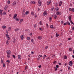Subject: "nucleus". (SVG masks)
Listing matches in <instances>:
<instances>
[{
    "instance_id": "20",
    "label": "nucleus",
    "mask_w": 74,
    "mask_h": 74,
    "mask_svg": "<svg viewBox=\"0 0 74 74\" xmlns=\"http://www.w3.org/2000/svg\"><path fill=\"white\" fill-rule=\"evenodd\" d=\"M8 42H9L8 40H7V41H6V44L7 45H8V44H9V43Z\"/></svg>"
},
{
    "instance_id": "53",
    "label": "nucleus",
    "mask_w": 74,
    "mask_h": 74,
    "mask_svg": "<svg viewBox=\"0 0 74 74\" xmlns=\"http://www.w3.org/2000/svg\"><path fill=\"white\" fill-rule=\"evenodd\" d=\"M39 29L40 30H41V31H42V28H39Z\"/></svg>"
},
{
    "instance_id": "10",
    "label": "nucleus",
    "mask_w": 74,
    "mask_h": 74,
    "mask_svg": "<svg viewBox=\"0 0 74 74\" xmlns=\"http://www.w3.org/2000/svg\"><path fill=\"white\" fill-rule=\"evenodd\" d=\"M38 39L41 40L42 39V37L41 36H39L38 38Z\"/></svg>"
},
{
    "instance_id": "41",
    "label": "nucleus",
    "mask_w": 74,
    "mask_h": 74,
    "mask_svg": "<svg viewBox=\"0 0 74 74\" xmlns=\"http://www.w3.org/2000/svg\"><path fill=\"white\" fill-rule=\"evenodd\" d=\"M31 41L32 42H33V41H34L33 40V39H31Z\"/></svg>"
},
{
    "instance_id": "2",
    "label": "nucleus",
    "mask_w": 74,
    "mask_h": 74,
    "mask_svg": "<svg viewBox=\"0 0 74 74\" xmlns=\"http://www.w3.org/2000/svg\"><path fill=\"white\" fill-rule=\"evenodd\" d=\"M6 52L7 54H10L11 53V51L8 50L6 51Z\"/></svg>"
},
{
    "instance_id": "36",
    "label": "nucleus",
    "mask_w": 74,
    "mask_h": 74,
    "mask_svg": "<svg viewBox=\"0 0 74 74\" xmlns=\"http://www.w3.org/2000/svg\"><path fill=\"white\" fill-rule=\"evenodd\" d=\"M6 62H8L9 63H10V60H7Z\"/></svg>"
},
{
    "instance_id": "23",
    "label": "nucleus",
    "mask_w": 74,
    "mask_h": 74,
    "mask_svg": "<svg viewBox=\"0 0 74 74\" xmlns=\"http://www.w3.org/2000/svg\"><path fill=\"white\" fill-rule=\"evenodd\" d=\"M31 4H35V2L34 1H31Z\"/></svg>"
},
{
    "instance_id": "54",
    "label": "nucleus",
    "mask_w": 74,
    "mask_h": 74,
    "mask_svg": "<svg viewBox=\"0 0 74 74\" xmlns=\"http://www.w3.org/2000/svg\"><path fill=\"white\" fill-rule=\"evenodd\" d=\"M54 69H55V71H56L58 70V69L56 67H54Z\"/></svg>"
},
{
    "instance_id": "59",
    "label": "nucleus",
    "mask_w": 74,
    "mask_h": 74,
    "mask_svg": "<svg viewBox=\"0 0 74 74\" xmlns=\"http://www.w3.org/2000/svg\"><path fill=\"white\" fill-rule=\"evenodd\" d=\"M23 12H25V9H24L23 10Z\"/></svg>"
},
{
    "instance_id": "22",
    "label": "nucleus",
    "mask_w": 74,
    "mask_h": 74,
    "mask_svg": "<svg viewBox=\"0 0 74 74\" xmlns=\"http://www.w3.org/2000/svg\"><path fill=\"white\" fill-rule=\"evenodd\" d=\"M18 58L19 59H21V55H18Z\"/></svg>"
},
{
    "instance_id": "8",
    "label": "nucleus",
    "mask_w": 74,
    "mask_h": 74,
    "mask_svg": "<svg viewBox=\"0 0 74 74\" xmlns=\"http://www.w3.org/2000/svg\"><path fill=\"white\" fill-rule=\"evenodd\" d=\"M53 16L54 19H56L57 18V15L56 14H55L54 15H53L52 16Z\"/></svg>"
},
{
    "instance_id": "63",
    "label": "nucleus",
    "mask_w": 74,
    "mask_h": 74,
    "mask_svg": "<svg viewBox=\"0 0 74 74\" xmlns=\"http://www.w3.org/2000/svg\"><path fill=\"white\" fill-rule=\"evenodd\" d=\"M72 30H74V27H72Z\"/></svg>"
},
{
    "instance_id": "1",
    "label": "nucleus",
    "mask_w": 74,
    "mask_h": 74,
    "mask_svg": "<svg viewBox=\"0 0 74 74\" xmlns=\"http://www.w3.org/2000/svg\"><path fill=\"white\" fill-rule=\"evenodd\" d=\"M46 15H47V12L46 11H44L43 14V16H46Z\"/></svg>"
},
{
    "instance_id": "31",
    "label": "nucleus",
    "mask_w": 74,
    "mask_h": 74,
    "mask_svg": "<svg viewBox=\"0 0 74 74\" xmlns=\"http://www.w3.org/2000/svg\"><path fill=\"white\" fill-rule=\"evenodd\" d=\"M5 35L6 37H7V38L9 37V35H8V34H6Z\"/></svg>"
},
{
    "instance_id": "6",
    "label": "nucleus",
    "mask_w": 74,
    "mask_h": 74,
    "mask_svg": "<svg viewBox=\"0 0 74 74\" xmlns=\"http://www.w3.org/2000/svg\"><path fill=\"white\" fill-rule=\"evenodd\" d=\"M17 16V14H15L14 16V17H13V19H15V18Z\"/></svg>"
},
{
    "instance_id": "14",
    "label": "nucleus",
    "mask_w": 74,
    "mask_h": 74,
    "mask_svg": "<svg viewBox=\"0 0 74 74\" xmlns=\"http://www.w3.org/2000/svg\"><path fill=\"white\" fill-rule=\"evenodd\" d=\"M50 3H51V1H48L47 2V5H49V4H50Z\"/></svg>"
},
{
    "instance_id": "27",
    "label": "nucleus",
    "mask_w": 74,
    "mask_h": 74,
    "mask_svg": "<svg viewBox=\"0 0 74 74\" xmlns=\"http://www.w3.org/2000/svg\"><path fill=\"white\" fill-rule=\"evenodd\" d=\"M27 40H30V37H27Z\"/></svg>"
},
{
    "instance_id": "15",
    "label": "nucleus",
    "mask_w": 74,
    "mask_h": 74,
    "mask_svg": "<svg viewBox=\"0 0 74 74\" xmlns=\"http://www.w3.org/2000/svg\"><path fill=\"white\" fill-rule=\"evenodd\" d=\"M15 32H18L19 30V28L15 29Z\"/></svg>"
},
{
    "instance_id": "21",
    "label": "nucleus",
    "mask_w": 74,
    "mask_h": 74,
    "mask_svg": "<svg viewBox=\"0 0 74 74\" xmlns=\"http://www.w3.org/2000/svg\"><path fill=\"white\" fill-rule=\"evenodd\" d=\"M56 11H58L59 10V8L58 7H57L56 8Z\"/></svg>"
},
{
    "instance_id": "46",
    "label": "nucleus",
    "mask_w": 74,
    "mask_h": 74,
    "mask_svg": "<svg viewBox=\"0 0 74 74\" xmlns=\"http://www.w3.org/2000/svg\"><path fill=\"white\" fill-rule=\"evenodd\" d=\"M3 67H5V64L4 63L3 64Z\"/></svg>"
},
{
    "instance_id": "24",
    "label": "nucleus",
    "mask_w": 74,
    "mask_h": 74,
    "mask_svg": "<svg viewBox=\"0 0 74 74\" xmlns=\"http://www.w3.org/2000/svg\"><path fill=\"white\" fill-rule=\"evenodd\" d=\"M2 28L3 29H5V28H6V26H5V25L3 26Z\"/></svg>"
},
{
    "instance_id": "30",
    "label": "nucleus",
    "mask_w": 74,
    "mask_h": 74,
    "mask_svg": "<svg viewBox=\"0 0 74 74\" xmlns=\"http://www.w3.org/2000/svg\"><path fill=\"white\" fill-rule=\"evenodd\" d=\"M12 56H13V58H14V59H15L16 57L15 56V55H13Z\"/></svg>"
},
{
    "instance_id": "42",
    "label": "nucleus",
    "mask_w": 74,
    "mask_h": 74,
    "mask_svg": "<svg viewBox=\"0 0 74 74\" xmlns=\"http://www.w3.org/2000/svg\"><path fill=\"white\" fill-rule=\"evenodd\" d=\"M31 15H34V12H32L31 13Z\"/></svg>"
},
{
    "instance_id": "37",
    "label": "nucleus",
    "mask_w": 74,
    "mask_h": 74,
    "mask_svg": "<svg viewBox=\"0 0 74 74\" xmlns=\"http://www.w3.org/2000/svg\"><path fill=\"white\" fill-rule=\"evenodd\" d=\"M28 68V66H26L25 68V70H26Z\"/></svg>"
},
{
    "instance_id": "48",
    "label": "nucleus",
    "mask_w": 74,
    "mask_h": 74,
    "mask_svg": "<svg viewBox=\"0 0 74 74\" xmlns=\"http://www.w3.org/2000/svg\"><path fill=\"white\" fill-rule=\"evenodd\" d=\"M56 68H58L59 67V65H57L56 66Z\"/></svg>"
},
{
    "instance_id": "47",
    "label": "nucleus",
    "mask_w": 74,
    "mask_h": 74,
    "mask_svg": "<svg viewBox=\"0 0 74 74\" xmlns=\"http://www.w3.org/2000/svg\"><path fill=\"white\" fill-rule=\"evenodd\" d=\"M69 50L70 51H72V49L71 48H69Z\"/></svg>"
},
{
    "instance_id": "44",
    "label": "nucleus",
    "mask_w": 74,
    "mask_h": 74,
    "mask_svg": "<svg viewBox=\"0 0 74 74\" xmlns=\"http://www.w3.org/2000/svg\"><path fill=\"white\" fill-rule=\"evenodd\" d=\"M1 63H3V59H1Z\"/></svg>"
},
{
    "instance_id": "56",
    "label": "nucleus",
    "mask_w": 74,
    "mask_h": 74,
    "mask_svg": "<svg viewBox=\"0 0 74 74\" xmlns=\"http://www.w3.org/2000/svg\"><path fill=\"white\" fill-rule=\"evenodd\" d=\"M70 67L69 66L68 67V70H70Z\"/></svg>"
},
{
    "instance_id": "18",
    "label": "nucleus",
    "mask_w": 74,
    "mask_h": 74,
    "mask_svg": "<svg viewBox=\"0 0 74 74\" xmlns=\"http://www.w3.org/2000/svg\"><path fill=\"white\" fill-rule=\"evenodd\" d=\"M8 8V6L7 5H6L5 6V7L4 8V10H6L7 9V8Z\"/></svg>"
},
{
    "instance_id": "9",
    "label": "nucleus",
    "mask_w": 74,
    "mask_h": 74,
    "mask_svg": "<svg viewBox=\"0 0 74 74\" xmlns=\"http://www.w3.org/2000/svg\"><path fill=\"white\" fill-rule=\"evenodd\" d=\"M3 10H0V13L1 14V15H3V13L2 12H3Z\"/></svg>"
},
{
    "instance_id": "61",
    "label": "nucleus",
    "mask_w": 74,
    "mask_h": 74,
    "mask_svg": "<svg viewBox=\"0 0 74 74\" xmlns=\"http://www.w3.org/2000/svg\"><path fill=\"white\" fill-rule=\"evenodd\" d=\"M32 34H33V33H30L29 34V35L30 36H31V35H32Z\"/></svg>"
},
{
    "instance_id": "4",
    "label": "nucleus",
    "mask_w": 74,
    "mask_h": 74,
    "mask_svg": "<svg viewBox=\"0 0 74 74\" xmlns=\"http://www.w3.org/2000/svg\"><path fill=\"white\" fill-rule=\"evenodd\" d=\"M69 66H72V65H73V62L71 61H70L69 63Z\"/></svg>"
},
{
    "instance_id": "60",
    "label": "nucleus",
    "mask_w": 74,
    "mask_h": 74,
    "mask_svg": "<svg viewBox=\"0 0 74 74\" xmlns=\"http://www.w3.org/2000/svg\"><path fill=\"white\" fill-rule=\"evenodd\" d=\"M38 67L39 68H40V67H41V65H40Z\"/></svg>"
},
{
    "instance_id": "62",
    "label": "nucleus",
    "mask_w": 74,
    "mask_h": 74,
    "mask_svg": "<svg viewBox=\"0 0 74 74\" xmlns=\"http://www.w3.org/2000/svg\"><path fill=\"white\" fill-rule=\"evenodd\" d=\"M61 5H62V4H61L60 3L59 4V6H61Z\"/></svg>"
},
{
    "instance_id": "12",
    "label": "nucleus",
    "mask_w": 74,
    "mask_h": 74,
    "mask_svg": "<svg viewBox=\"0 0 74 74\" xmlns=\"http://www.w3.org/2000/svg\"><path fill=\"white\" fill-rule=\"evenodd\" d=\"M29 11H27L25 12V14H26V15H27L29 14Z\"/></svg>"
},
{
    "instance_id": "58",
    "label": "nucleus",
    "mask_w": 74,
    "mask_h": 74,
    "mask_svg": "<svg viewBox=\"0 0 74 74\" xmlns=\"http://www.w3.org/2000/svg\"><path fill=\"white\" fill-rule=\"evenodd\" d=\"M72 9H71V8H69V11H71L72 10Z\"/></svg>"
},
{
    "instance_id": "11",
    "label": "nucleus",
    "mask_w": 74,
    "mask_h": 74,
    "mask_svg": "<svg viewBox=\"0 0 74 74\" xmlns=\"http://www.w3.org/2000/svg\"><path fill=\"white\" fill-rule=\"evenodd\" d=\"M69 21L71 20V16H69Z\"/></svg>"
},
{
    "instance_id": "50",
    "label": "nucleus",
    "mask_w": 74,
    "mask_h": 74,
    "mask_svg": "<svg viewBox=\"0 0 74 74\" xmlns=\"http://www.w3.org/2000/svg\"><path fill=\"white\" fill-rule=\"evenodd\" d=\"M59 4H62V1H60V2Z\"/></svg>"
},
{
    "instance_id": "34",
    "label": "nucleus",
    "mask_w": 74,
    "mask_h": 74,
    "mask_svg": "<svg viewBox=\"0 0 74 74\" xmlns=\"http://www.w3.org/2000/svg\"><path fill=\"white\" fill-rule=\"evenodd\" d=\"M70 21V22H71V24H73V25H74V24L73 23V21H72L71 20Z\"/></svg>"
},
{
    "instance_id": "51",
    "label": "nucleus",
    "mask_w": 74,
    "mask_h": 74,
    "mask_svg": "<svg viewBox=\"0 0 74 74\" xmlns=\"http://www.w3.org/2000/svg\"><path fill=\"white\" fill-rule=\"evenodd\" d=\"M62 43H60V45H59V47H61L62 46Z\"/></svg>"
},
{
    "instance_id": "45",
    "label": "nucleus",
    "mask_w": 74,
    "mask_h": 74,
    "mask_svg": "<svg viewBox=\"0 0 74 74\" xmlns=\"http://www.w3.org/2000/svg\"><path fill=\"white\" fill-rule=\"evenodd\" d=\"M56 63H57V62L56 61H55L54 62H53V64H55Z\"/></svg>"
},
{
    "instance_id": "25",
    "label": "nucleus",
    "mask_w": 74,
    "mask_h": 74,
    "mask_svg": "<svg viewBox=\"0 0 74 74\" xmlns=\"http://www.w3.org/2000/svg\"><path fill=\"white\" fill-rule=\"evenodd\" d=\"M66 24L67 25H70V22H69V21L67 22Z\"/></svg>"
},
{
    "instance_id": "16",
    "label": "nucleus",
    "mask_w": 74,
    "mask_h": 74,
    "mask_svg": "<svg viewBox=\"0 0 74 74\" xmlns=\"http://www.w3.org/2000/svg\"><path fill=\"white\" fill-rule=\"evenodd\" d=\"M56 37H59V35L58 34V32H57L56 33Z\"/></svg>"
},
{
    "instance_id": "64",
    "label": "nucleus",
    "mask_w": 74,
    "mask_h": 74,
    "mask_svg": "<svg viewBox=\"0 0 74 74\" xmlns=\"http://www.w3.org/2000/svg\"><path fill=\"white\" fill-rule=\"evenodd\" d=\"M68 40H71V38H69L68 39Z\"/></svg>"
},
{
    "instance_id": "57",
    "label": "nucleus",
    "mask_w": 74,
    "mask_h": 74,
    "mask_svg": "<svg viewBox=\"0 0 74 74\" xmlns=\"http://www.w3.org/2000/svg\"><path fill=\"white\" fill-rule=\"evenodd\" d=\"M46 25L47 26V27H48V24L47 23L46 24Z\"/></svg>"
},
{
    "instance_id": "26",
    "label": "nucleus",
    "mask_w": 74,
    "mask_h": 74,
    "mask_svg": "<svg viewBox=\"0 0 74 74\" xmlns=\"http://www.w3.org/2000/svg\"><path fill=\"white\" fill-rule=\"evenodd\" d=\"M25 13L23 12L22 13V16H25Z\"/></svg>"
},
{
    "instance_id": "29",
    "label": "nucleus",
    "mask_w": 74,
    "mask_h": 74,
    "mask_svg": "<svg viewBox=\"0 0 74 74\" xmlns=\"http://www.w3.org/2000/svg\"><path fill=\"white\" fill-rule=\"evenodd\" d=\"M67 58V56H64V59H66Z\"/></svg>"
},
{
    "instance_id": "17",
    "label": "nucleus",
    "mask_w": 74,
    "mask_h": 74,
    "mask_svg": "<svg viewBox=\"0 0 74 74\" xmlns=\"http://www.w3.org/2000/svg\"><path fill=\"white\" fill-rule=\"evenodd\" d=\"M15 20L16 21H18V22L19 21V19L18 18H16Z\"/></svg>"
},
{
    "instance_id": "33",
    "label": "nucleus",
    "mask_w": 74,
    "mask_h": 74,
    "mask_svg": "<svg viewBox=\"0 0 74 74\" xmlns=\"http://www.w3.org/2000/svg\"><path fill=\"white\" fill-rule=\"evenodd\" d=\"M70 21V22H71V24H73V25H74V24L73 23V21H72L71 20Z\"/></svg>"
},
{
    "instance_id": "3",
    "label": "nucleus",
    "mask_w": 74,
    "mask_h": 74,
    "mask_svg": "<svg viewBox=\"0 0 74 74\" xmlns=\"http://www.w3.org/2000/svg\"><path fill=\"white\" fill-rule=\"evenodd\" d=\"M38 5L40 6L41 5V1H39L38 2Z\"/></svg>"
},
{
    "instance_id": "52",
    "label": "nucleus",
    "mask_w": 74,
    "mask_h": 74,
    "mask_svg": "<svg viewBox=\"0 0 74 74\" xmlns=\"http://www.w3.org/2000/svg\"><path fill=\"white\" fill-rule=\"evenodd\" d=\"M20 21L21 22H22V21H23V19H21L20 20Z\"/></svg>"
},
{
    "instance_id": "39",
    "label": "nucleus",
    "mask_w": 74,
    "mask_h": 74,
    "mask_svg": "<svg viewBox=\"0 0 74 74\" xmlns=\"http://www.w3.org/2000/svg\"><path fill=\"white\" fill-rule=\"evenodd\" d=\"M8 4H10V1H8Z\"/></svg>"
},
{
    "instance_id": "28",
    "label": "nucleus",
    "mask_w": 74,
    "mask_h": 74,
    "mask_svg": "<svg viewBox=\"0 0 74 74\" xmlns=\"http://www.w3.org/2000/svg\"><path fill=\"white\" fill-rule=\"evenodd\" d=\"M53 25H51L50 26V27L51 29H53Z\"/></svg>"
},
{
    "instance_id": "49",
    "label": "nucleus",
    "mask_w": 74,
    "mask_h": 74,
    "mask_svg": "<svg viewBox=\"0 0 74 74\" xmlns=\"http://www.w3.org/2000/svg\"><path fill=\"white\" fill-rule=\"evenodd\" d=\"M15 41H16L15 39H14L13 42V43L15 42Z\"/></svg>"
},
{
    "instance_id": "5",
    "label": "nucleus",
    "mask_w": 74,
    "mask_h": 74,
    "mask_svg": "<svg viewBox=\"0 0 74 74\" xmlns=\"http://www.w3.org/2000/svg\"><path fill=\"white\" fill-rule=\"evenodd\" d=\"M61 13L59 11H58L57 12H56V15H60L61 14Z\"/></svg>"
},
{
    "instance_id": "40",
    "label": "nucleus",
    "mask_w": 74,
    "mask_h": 74,
    "mask_svg": "<svg viewBox=\"0 0 74 74\" xmlns=\"http://www.w3.org/2000/svg\"><path fill=\"white\" fill-rule=\"evenodd\" d=\"M42 56L41 55L38 56L39 58H41V57H42Z\"/></svg>"
},
{
    "instance_id": "38",
    "label": "nucleus",
    "mask_w": 74,
    "mask_h": 74,
    "mask_svg": "<svg viewBox=\"0 0 74 74\" xmlns=\"http://www.w3.org/2000/svg\"><path fill=\"white\" fill-rule=\"evenodd\" d=\"M71 11H72V12H74V8H72Z\"/></svg>"
},
{
    "instance_id": "32",
    "label": "nucleus",
    "mask_w": 74,
    "mask_h": 74,
    "mask_svg": "<svg viewBox=\"0 0 74 74\" xmlns=\"http://www.w3.org/2000/svg\"><path fill=\"white\" fill-rule=\"evenodd\" d=\"M11 27H9V28H8V31H10V30H11Z\"/></svg>"
},
{
    "instance_id": "19",
    "label": "nucleus",
    "mask_w": 74,
    "mask_h": 74,
    "mask_svg": "<svg viewBox=\"0 0 74 74\" xmlns=\"http://www.w3.org/2000/svg\"><path fill=\"white\" fill-rule=\"evenodd\" d=\"M13 5H16V2L14 1L13 3Z\"/></svg>"
},
{
    "instance_id": "35",
    "label": "nucleus",
    "mask_w": 74,
    "mask_h": 74,
    "mask_svg": "<svg viewBox=\"0 0 74 74\" xmlns=\"http://www.w3.org/2000/svg\"><path fill=\"white\" fill-rule=\"evenodd\" d=\"M3 14L4 15H6V12H3Z\"/></svg>"
},
{
    "instance_id": "43",
    "label": "nucleus",
    "mask_w": 74,
    "mask_h": 74,
    "mask_svg": "<svg viewBox=\"0 0 74 74\" xmlns=\"http://www.w3.org/2000/svg\"><path fill=\"white\" fill-rule=\"evenodd\" d=\"M36 24L34 25V28H36Z\"/></svg>"
},
{
    "instance_id": "55",
    "label": "nucleus",
    "mask_w": 74,
    "mask_h": 74,
    "mask_svg": "<svg viewBox=\"0 0 74 74\" xmlns=\"http://www.w3.org/2000/svg\"><path fill=\"white\" fill-rule=\"evenodd\" d=\"M51 19H52V18H51V17H50L49 18V21H51Z\"/></svg>"
},
{
    "instance_id": "13",
    "label": "nucleus",
    "mask_w": 74,
    "mask_h": 74,
    "mask_svg": "<svg viewBox=\"0 0 74 74\" xmlns=\"http://www.w3.org/2000/svg\"><path fill=\"white\" fill-rule=\"evenodd\" d=\"M7 55V57H8V58H10V56H10V54H8Z\"/></svg>"
},
{
    "instance_id": "7",
    "label": "nucleus",
    "mask_w": 74,
    "mask_h": 74,
    "mask_svg": "<svg viewBox=\"0 0 74 74\" xmlns=\"http://www.w3.org/2000/svg\"><path fill=\"white\" fill-rule=\"evenodd\" d=\"M23 36H24L23 35H22L20 36L21 39V40H23V38H24V37H23Z\"/></svg>"
}]
</instances>
